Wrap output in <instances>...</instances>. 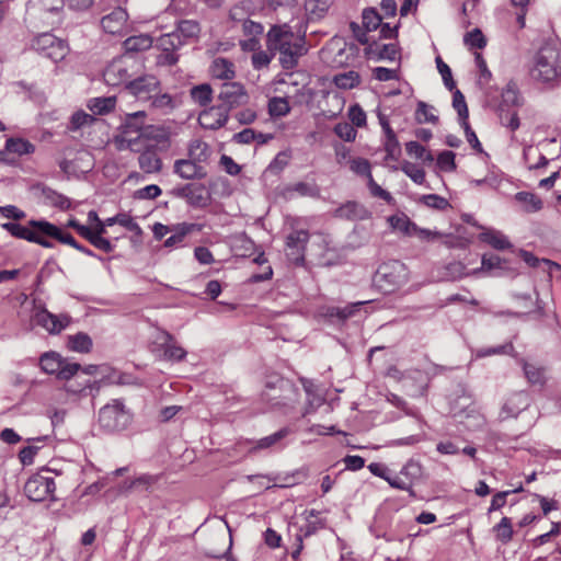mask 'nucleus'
Here are the masks:
<instances>
[{"label":"nucleus","mask_w":561,"mask_h":561,"mask_svg":"<svg viewBox=\"0 0 561 561\" xmlns=\"http://www.w3.org/2000/svg\"><path fill=\"white\" fill-rule=\"evenodd\" d=\"M266 47L270 51L279 54V64L290 70L298 65L301 56L307 54L304 37L296 36L291 31L273 26L266 35Z\"/></svg>","instance_id":"nucleus-1"},{"label":"nucleus","mask_w":561,"mask_h":561,"mask_svg":"<svg viewBox=\"0 0 561 561\" xmlns=\"http://www.w3.org/2000/svg\"><path fill=\"white\" fill-rule=\"evenodd\" d=\"M530 77L551 87L561 83V47L556 44L541 46L533 58Z\"/></svg>","instance_id":"nucleus-2"},{"label":"nucleus","mask_w":561,"mask_h":561,"mask_svg":"<svg viewBox=\"0 0 561 561\" xmlns=\"http://www.w3.org/2000/svg\"><path fill=\"white\" fill-rule=\"evenodd\" d=\"M146 117L147 114L145 111L126 114L119 127L121 136L115 139L118 150L129 149L131 151H140L138 144L140 138L146 135L144 133Z\"/></svg>","instance_id":"nucleus-3"},{"label":"nucleus","mask_w":561,"mask_h":561,"mask_svg":"<svg viewBox=\"0 0 561 561\" xmlns=\"http://www.w3.org/2000/svg\"><path fill=\"white\" fill-rule=\"evenodd\" d=\"M409 280V270L400 261L393 260L382 263L375 276L376 286L383 294H391L404 286Z\"/></svg>","instance_id":"nucleus-4"},{"label":"nucleus","mask_w":561,"mask_h":561,"mask_svg":"<svg viewBox=\"0 0 561 561\" xmlns=\"http://www.w3.org/2000/svg\"><path fill=\"white\" fill-rule=\"evenodd\" d=\"M99 425L107 433L124 431L131 422V414L125 404L114 399L99 411Z\"/></svg>","instance_id":"nucleus-5"},{"label":"nucleus","mask_w":561,"mask_h":561,"mask_svg":"<svg viewBox=\"0 0 561 561\" xmlns=\"http://www.w3.org/2000/svg\"><path fill=\"white\" fill-rule=\"evenodd\" d=\"M139 64L131 55H123L113 59L103 72L104 81L107 85L118 87L131 81L136 75Z\"/></svg>","instance_id":"nucleus-6"},{"label":"nucleus","mask_w":561,"mask_h":561,"mask_svg":"<svg viewBox=\"0 0 561 561\" xmlns=\"http://www.w3.org/2000/svg\"><path fill=\"white\" fill-rule=\"evenodd\" d=\"M70 322L71 318L67 313L55 314L49 312L43 304H34L31 323L44 329L47 333L57 335L67 329Z\"/></svg>","instance_id":"nucleus-7"},{"label":"nucleus","mask_w":561,"mask_h":561,"mask_svg":"<svg viewBox=\"0 0 561 561\" xmlns=\"http://www.w3.org/2000/svg\"><path fill=\"white\" fill-rule=\"evenodd\" d=\"M359 48L354 43H347L343 38H333L322 49L323 58L333 67H346L353 65L357 59Z\"/></svg>","instance_id":"nucleus-8"},{"label":"nucleus","mask_w":561,"mask_h":561,"mask_svg":"<svg viewBox=\"0 0 561 561\" xmlns=\"http://www.w3.org/2000/svg\"><path fill=\"white\" fill-rule=\"evenodd\" d=\"M55 490V479L49 469L31 476L24 484V493L33 502L54 500Z\"/></svg>","instance_id":"nucleus-9"},{"label":"nucleus","mask_w":561,"mask_h":561,"mask_svg":"<svg viewBox=\"0 0 561 561\" xmlns=\"http://www.w3.org/2000/svg\"><path fill=\"white\" fill-rule=\"evenodd\" d=\"M34 48L54 62L62 60L68 54L67 44L50 33H43L34 41Z\"/></svg>","instance_id":"nucleus-10"},{"label":"nucleus","mask_w":561,"mask_h":561,"mask_svg":"<svg viewBox=\"0 0 561 561\" xmlns=\"http://www.w3.org/2000/svg\"><path fill=\"white\" fill-rule=\"evenodd\" d=\"M184 45L181 35L178 32L162 34L157 41V47L161 49V54L157 57L159 65H175L179 60L176 50Z\"/></svg>","instance_id":"nucleus-11"},{"label":"nucleus","mask_w":561,"mask_h":561,"mask_svg":"<svg viewBox=\"0 0 561 561\" xmlns=\"http://www.w3.org/2000/svg\"><path fill=\"white\" fill-rule=\"evenodd\" d=\"M309 241L307 230H295L286 238L288 249L287 256L296 265H302L305 262V249Z\"/></svg>","instance_id":"nucleus-12"},{"label":"nucleus","mask_w":561,"mask_h":561,"mask_svg":"<svg viewBox=\"0 0 561 561\" xmlns=\"http://www.w3.org/2000/svg\"><path fill=\"white\" fill-rule=\"evenodd\" d=\"M160 82L152 75L137 77L127 83V90L138 100H150L159 90Z\"/></svg>","instance_id":"nucleus-13"},{"label":"nucleus","mask_w":561,"mask_h":561,"mask_svg":"<svg viewBox=\"0 0 561 561\" xmlns=\"http://www.w3.org/2000/svg\"><path fill=\"white\" fill-rule=\"evenodd\" d=\"M530 405V398L525 391L511 393L502 405L500 416L502 420L516 417L522 411Z\"/></svg>","instance_id":"nucleus-14"},{"label":"nucleus","mask_w":561,"mask_h":561,"mask_svg":"<svg viewBox=\"0 0 561 561\" xmlns=\"http://www.w3.org/2000/svg\"><path fill=\"white\" fill-rule=\"evenodd\" d=\"M28 225L30 227L37 229L48 238L56 239L59 242L68 244L75 249H77L79 244L70 233L64 232L60 228H58L54 224H50L49 221L33 219L28 222Z\"/></svg>","instance_id":"nucleus-15"},{"label":"nucleus","mask_w":561,"mask_h":561,"mask_svg":"<svg viewBox=\"0 0 561 561\" xmlns=\"http://www.w3.org/2000/svg\"><path fill=\"white\" fill-rule=\"evenodd\" d=\"M173 173L183 180H203L207 176L206 168L196 164L188 158L175 160L173 163Z\"/></svg>","instance_id":"nucleus-16"},{"label":"nucleus","mask_w":561,"mask_h":561,"mask_svg":"<svg viewBox=\"0 0 561 561\" xmlns=\"http://www.w3.org/2000/svg\"><path fill=\"white\" fill-rule=\"evenodd\" d=\"M163 351V358L170 362H181L186 356V351L178 344L174 336L167 331H161L157 337Z\"/></svg>","instance_id":"nucleus-17"},{"label":"nucleus","mask_w":561,"mask_h":561,"mask_svg":"<svg viewBox=\"0 0 561 561\" xmlns=\"http://www.w3.org/2000/svg\"><path fill=\"white\" fill-rule=\"evenodd\" d=\"M228 117L227 107L211 106L199 114L198 122L206 129H218L228 122Z\"/></svg>","instance_id":"nucleus-18"},{"label":"nucleus","mask_w":561,"mask_h":561,"mask_svg":"<svg viewBox=\"0 0 561 561\" xmlns=\"http://www.w3.org/2000/svg\"><path fill=\"white\" fill-rule=\"evenodd\" d=\"M176 196L184 198L186 203L193 207H205L208 197L203 185L185 184L175 192Z\"/></svg>","instance_id":"nucleus-19"},{"label":"nucleus","mask_w":561,"mask_h":561,"mask_svg":"<svg viewBox=\"0 0 561 561\" xmlns=\"http://www.w3.org/2000/svg\"><path fill=\"white\" fill-rule=\"evenodd\" d=\"M128 14L123 8H116L101 20L102 28L108 34H122L126 28Z\"/></svg>","instance_id":"nucleus-20"},{"label":"nucleus","mask_w":561,"mask_h":561,"mask_svg":"<svg viewBox=\"0 0 561 561\" xmlns=\"http://www.w3.org/2000/svg\"><path fill=\"white\" fill-rule=\"evenodd\" d=\"M507 261L496 254H484L481 267L473 271V274L488 273L492 276H504L508 273Z\"/></svg>","instance_id":"nucleus-21"},{"label":"nucleus","mask_w":561,"mask_h":561,"mask_svg":"<svg viewBox=\"0 0 561 561\" xmlns=\"http://www.w3.org/2000/svg\"><path fill=\"white\" fill-rule=\"evenodd\" d=\"M244 96L245 92L242 84L237 82L224 83L218 95L224 103L222 106L228 110L240 104Z\"/></svg>","instance_id":"nucleus-22"},{"label":"nucleus","mask_w":561,"mask_h":561,"mask_svg":"<svg viewBox=\"0 0 561 561\" xmlns=\"http://www.w3.org/2000/svg\"><path fill=\"white\" fill-rule=\"evenodd\" d=\"M369 215V211L356 202H347L334 210L335 217L347 220H364Z\"/></svg>","instance_id":"nucleus-23"},{"label":"nucleus","mask_w":561,"mask_h":561,"mask_svg":"<svg viewBox=\"0 0 561 561\" xmlns=\"http://www.w3.org/2000/svg\"><path fill=\"white\" fill-rule=\"evenodd\" d=\"M211 156V149L205 141L192 140L187 148V158L199 165H206Z\"/></svg>","instance_id":"nucleus-24"},{"label":"nucleus","mask_w":561,"mask_h":561,"mask_svg":"<svg viewBox=\"0 0 561 561\" xmlns=\"http://www.w3.org/2000/svg\"><path fill=\"white\" fill-rule=\"evenodd\" d=\"M138 164L140 170L145 173H158L162 169V160L151 148H146L145 150L140 151L138 157Z\"/></svg>","instance_id":"nucleus-25"},{"label":"nucleus","mask_w":561,"mask_h":561,"mask_svg":"<svg viewBox=\"0 0 561 561\" xmlns=\"http://www.w3.org/2000/svg\"><path fill=\"white\" fill-rule=\"evenodd\" d=\"M210 73L220 80H232L236 76L233 64L222 57L215 58L210 65Z\"/></svg>","instance_id":"nucleus-26"},{"label":"nucleus","mask_w":561,"mask_h":561,"mask_svg":"<svg viewBox=\"0 0 561 561\" xmlns=\"http://www.w3.org/2000/svg\"><path fill=\"white\" fill-rule=\"evenodd\" d=\"M515 202L519 205L520 210L531 214L542 208V201L534 193L518 192L514 195Z\"/></svg>","instance_id":"nucleus-27"},{"label":"nucleus","mask_w":561,"mask_h":561,"mask_svg":"<svg viewBox=\"0 0 561 561\" xmlns=\"http://www.w3.org/2000/svg\"><path fill=\"white\" fill-rule=\"evenodd\" d=\"M479 239L496 250H505L512 247L507 237L501 231L494 229L481 232L479 234Z\"/></svg>","instance_id":"nucleus-28"},{"label":"nucleus","mask_w":561,"mask_h":561,"mask_svg":"<svg viewBox=\"0 0 561 561\" xmlns=\"http://www.w3.org/2000/svg\"><path fill=\"white\" fill-rule=\"evenodd\" d=\"M195 228H196L195 224H187V222H182V224L172 226V230H171L172 234L164 240V247L173 248V247L181 244L183 242L184 238L188 233L194 231Z\"/></svg>","instance_id":"nucleus-29"},{"label":"nucleus","mask_w":561,"mask_h":561,"mask_svg":"<svg viewBox=\"0 0 561 561\" xmlns=\"http://www.w3.org/2000/svg\"><path fill=\"white\" fill-rule=\"evenodd\" d=\"M61 356L53 351L42 354L38 359L41 370L48 375L56 374L58 376V373L61 368Z\"/></svg>","instance_id":"nucleus-30"},{"label":"nucleus","mask_w":561,"mask_h":561,"mask_svg":"<svg viewBox=\"0 0 561 561\" xmlns=\"http://www.w3.org/2000/svg\"><path fill=\"white\" fill-rule=\"evenodd\" d=\"M42 198L44 204L57 207L61 210H66L71 207V201L67 196L54 191L50 187L42 188Z\"/></svg>","instance_id":"nucleus-31"},{"label":"nucleus","mask_w":561,"mask_h":561,"mask_svg":"<svg viewBox=\"0 0 561 561\" xmlns=\"http://www.w3.org/2000/svg\"><path fill=\"white\" fill-rule=\"evenodd\" d=\"M291 433V430L289 427H283L279 431L265 436L254 443V445L251 447V451L260 450V449H267L272 448L287 437Z\"/></svg>","instance_id":"nucleus-32"},{"label":"nucleus","mask_w":561,"mask_h":561,"mask_svg":"<svg viewBox=\"0 0 561 561\" xmlns=\"http://www.w3.org/2000/svg\"><path fill=\"white\" fill-rule=\"evenodd\" d=\"M152 46V38L147 34L130 36L124 42L126 55L149 49Z\"/></svg>","instance_id":"nucleus-33"},{"label":"nucleus","mask_w":561,"mask_h":561,"mask_svg":"<svg viewBox=\"0 0 561 561\" xmlns=\"http://www.w3.org/2000/svg\"><path fill=\"white\" fill-rule=\"evenodd\" d=\"M173 32H178L181 35V39L184 41V45L192 39L198 37L201 27L196 21L182 20L178 23L176 28Z\"/></svg>","instance_id":"nucleus-34"},{"label":"nucleus","mask_w":561,"mask_h":561,"mask_svg":"<svg viewBox=\"0 0 561 561\" xmlns=\"http://www.w3.org/2000/svg\"><path fill=\"white\" fill-rule=\"evenodd\" d=\"M7 151L9 153H14L18 156L30 154L35 151V146L31 144L28 140L19 138V137H10L5 141Z\"/></svg>","instance_id":"nucleus-35"},{"label":"nucleus","mask_w":561,"mask_h":561,"mask_svg":"<svg viewBox=\"0 0 561 561\" xmlns=\"http://www.w3.org/2000/svg\"><path fill=\"white\" fill-rule=\"evenodd\" d=\"M435 108L424 101H419L415 110V121L419 124H437L438 116Z\"/></svg>","instance_id":"nucleus-36"},{"label":"nucleus","mask_w":561,"mask_h":561,"mask_svg":"<svg viewBox=\"0 0 561 561\" xmlns=\"http://www.w3.org/2000/svg\"><path fill=\"white\" fill-rule=\"evenodd\" d=\"M48 439V436H38L35 438L28 439L31 443L28 446L22 448L19 453V458L23 466L32 465L34 461V457L39 450L41 446L36 445L37 443H44Z\"/></svg>","instance_id":"nucleus-37"},{"label":"nucleus","mask_w":561,"mask_h":561,"mask_svg":"<svg viewBox=\"0 0 561 561\" xmlns=\"http://www.w3.org/2000/svg\"><path fill=\"white\" fill-rule=\"evenodd\" d=\"M116 98L115 96H105V98H94L91 99L88 103V107L96 115H104L110 113L115 108Z\"/></svg>","instance_id":"nucleus-38"},{"label":"nucleus","mask_w":561,"mask_h":561,"mask_svg":"<svg viewBox=\"0 0 561 561\" xmlns=\"http://www.w3.org/2000/svg\"><path fill=\"white\" fill-rule=\"evenodd\" d=\"M334 84L343 90H350L357 87L360 83V77L358 72L350 70L346 72L337 73L333 78Z\"/></svg>","instance_id":"nucleus-39"},{"label":"nucleus","mask_w":561,"mask_h":561,"mask_svg":"<svg viewBox=\"0 0 561 561\" xmlns=\"http://www.w3.org/2000/svg\"><path fill=\"white\" fill-rule=\"evenodd\" d=\"M68 346L71 351L88 353L92 347V340L88 334L80 332L68 337Z\"/></svg>","instance_id":"nucleus-40"},{"label":"nucleus","mask_w":561,"mask_h":561,"mask_svg":"<svg viewBox=\"0 0 561 561\" xmlns=\"http://www.w3.org/2000/svg\"><path fill=\"white\" fill-rule=\"evenodd\" d=\"M1 227L4 230H7L11 236L30 242L35 232V228H28L16 222H4Z\"/></svg>","instance_id":"nucleus-41"},{"label":"nucleus","mask_w":561,"mask_h":561,"mask_svg":"<svg viewBox=\"0 0 561 561\" xmlns=\"http://www.w3.org/2000/svg\"><path fill=\"white\" fill-rule=\"evenodd\" d=\"M502 104L506 106H520L522 98L514 82H508L502 92Z\"/></svg>","instance_id":"nucleus-42"},{"label":"nucleus","mask_w":561,"mask_h":561,"mask_svg":"<svg viewBox=\"0 0 561 561\" xmlns=\"http://www.w3.org/2000/svg\"><path fill=\"white\" fill-rule=\"evenodd\" d=\"M213 90L209 84H199L191 89L193 101L201 106H206L211 102Z\"/></svg>","instance_id":"nucleus-43"},{"label":"nucleus","mask_w":561,"mask_h":561,"mask_svg":"<svg viewBox=\"0 0 561 561\" xmlns=\"http://www.w3.org/2000/svg\"><path fill=\"white\" fill-rule=\"evenodd\" d=\"M496 538L503 542L507 543L513 538V527L512 520L510 517H503L499 524L493 527Z\"/></svg>","instance_id":"nucleus-44"},{"label":"nucleus","mask_w":561,"mask_h":561,"mask_svg":"<svg viewBox=\"0 0 561 561\" xmlns=\"http://www.w3.org/2000/svg\"><path fill=\"white\" fill-rule=\"evenodd\" d=\"M290 112V106L286 98H272L268 101V113L271 116L283 117Z\"/></svg>","instance_id":"nucleus-45"},{"label":"nucleus","mask_w":561,"mask_h":561,"mask_svg":"<svg viewBox=\"0 0 561 561\" xmlns=\"http://www.w3.org/2000/svg\"><path fill=\"white\" fill-rule=\"evenodd\" d=\"M302 387L308 396V407L304 412V416L309 414L313 410V405H320L322 403V398L316 396V386L312 380L301 379Z\"/></svg>","instance_id":"nucleus-46"},{"label":"nucleus","mask_w":561,"mask_h":561,"mask_svg":"<svg viewBox=\"0 0 561 561\" xmlns=\"http://www.w3.org/2000/svg\"><path fill=\"white\" fill-rule=\"evenodd\" d=\"M150 101L152 107L164 112L171 111L175 106L173 98L168 93H159V90L153 93Z\"/></svg>","instance_id":"nucleus-47"},{"label":"nucleus","mask_w":561,"mask_h":561,"mask_svg":"<svg viewBox=\"0 0 561 561\" xmlns=\"http://www.w3.org/2000/svg\"><path fill=\"white\" fill-rule=\"evenodd\" d=\"M465 45L469 48L482 49L486 45V39L480 28H473L463 37Z\"/></svg>","instance_id":"nucleus-48"},{"label":"nucleus","mask_w":561,"mask_h":561,"mask_svg":"<svg viewBox=\"0 0 561 561\" xmlns=\"http://www.w3.org/2000/svg\"><path fill=\"white\" fill-rule=\"evenodd\" d=\"M350 169L357 175L369 179L373 174L370 171V163L364 158H351L348 160Z\"/></svg>","instance_id":"nucleus-49"},{"label":"nucleus","mask_w":561,"mask_h":561,"mask_svg":"<svg viewBox=\"0 0 561 561\" xmlns=\"http://www.w3.org/2000/svg\"><path fill=\"white\" fill-rule=\"evenodd\" d=\"M420 202L428 208L437 210H445L449 207V202L445 197L437 194L423 195L421 196Z\"/></svg>","instance_id":"nucleus-50"},{"label":"nucleus","mask_w":561,"mask_h":561,"mask_svg":"<svg viewBox=\"0 0 561 561\" xmlns=\"http://www.w3.org/2000/svg\"><path fill=\"white\" fill-rule=\"evenodd\" d=\"M456 154L450 150L442 151L437 157V167L440 171L453 172L456 170Z\"/></svg>","instance_id":"nucleus-51"},{"label":"nucleus","mask_w":561,"mask_h":561,"mask_svg":"<svg viewBox=\"0 0 561 561\" xmlns=\"http://www.w3.org/2000/svg\"><path fill=\"white\" fill-rule=\"evenodd\" d=\"M523 369L527 380L533 385H542L545 381L541 368L523 360Z\"/></svg>","instance_id":"nucleus-52"},{"label":"nucleus","mask_w":561,"mask_h":561,"mask_svg":"<svg viewBox=\"0 0 561 561\" xmlns=\"http://www.w3.org/2000/svg\"><path fill=\"white\" fill-rule=\"evenodd\" d=\"M513 350L514 347L512 343H506L494 347H482L476 351V357L483 358L493 355L511 354Z\"/></svg>","instance_id":"nucleus-53"},{"label":"nucleus","mask_w":561,"mask_h":561,"mask_svg":"<svg viewBox=\"0 0 561 561\" xmlns=\"http://www.w3.org/2000/svg\"><path fill=\"white\" fill-rule=\"evenodd\" d=\"M453 106L457 111L461 121L468 122L469 111L463 94L459 90H455L453 94Z\"/></svg>","instance_id":"nucleus-54"},{"label":"nucleus","mask_w":561,"mask_h":561,"mask_svg":"<svg viewBox=\"0 0 561 561\" xmlns=\"http://www.w3.org/2000/svg\"><path fill=\"white\" fill-rule=\"evenodd\" d=\"M274 56V53L270 51L268 49L254 51L251 57L253 68L255 70L266 68L271 64Z\"/></svg>","instance_id":"nucleus-55"},{"label":"nucleus","mask_w":561,"mask_h":561,"mask_svg":"<svg viewBox=\"0 0 561 561\" xmlns=\"http://www.w3.org/2000/svg\"><path fill=\"white\" fill-rule=\"evenodd\" d=\"M383 147L387 152V158H398L401 152V148L394 131H389V135L385 136Z\"/></svg>","instance_id":"nucleus-56"},{"label":"nucleus","mask_w":561,"mask_h":561,"mask_svg":"<svg viewBox=\"0 0 561 561\" xmlns=\"http://www.w3.org/2000/svg\"><path fill=\"white\" fill-rule=\"evenodd\" d=\"M399 474L412 484L421 474V466L419 462L411 459L401 468Z\"/></svg>","instance_id":"nucleus-57"},{"label":"nucleus","mask_w":561,"mask_h":561,"mask_svg":"<svg viewBox=\"0 0 561 561\" xmlns=\"http://www.w3.org/2000/svg\"><path fill=\"white\" fill-rule=\"evenodd\" d=\"M380 23L381 16L375 9H365L363 11V25L368 32L377 30Z\"/></svg>","instance_id":"nucleus-58"},{"label":"nucleus","mask_w":561,"mask_h":561,"mask_svg":"<svg viewBox=\"0 0 561 561\" xmlns=\"http://www.w3.org/2000/svg\"><path fill=\"white\" fill-rule=\"evenodd\" d=\"M405 149L408 154L413 156L417 159H422L425 161H433V156L431 152L426 150L424 146L419 144L417 141H409L405 145Z\"/></svg>","instance_id":"nucleus-59"},{"label":"nucleus","mask_w":561,"mask_h":561,"mask_svg":"<svg viewBox=\"0 0 561 561\" xmlns=\"http://www.w3.org/2000/svg\"><path fill=\"white\" fill-rule=\"evenodd\" d=\"M94 121H95V118L92 115L85 113L84 111H78V112L73 113L71 116L70 129L71 130L80 129L84 126L91 125Z\"/></svg>","instance_id":"nucleus-60"},{"label":"nucleus","mask_w":561,"mask_h":561,"mask_svg":"<svg viewBox=\"0 0 561 561\" xmlns=\"http://www.w3.org/2000/svg\"><path fill=\"white\" fill-rule=\"evenodd\" d=\"M334 133L344 141H354L357 135V131L354 128V126L346 122L337 123L334 126Z\"/></svg>","instance_id":"nucleus-61"},{"label":"nucleus","mask_w":561,"mask_h":561,"mask_svg":"<svg viewBox=\"0 0 561 561\" xmlns=\"http://www.w3.org/2000/svg\"><path fill=\"white\" fill-rule=\"evenodd\" d=\"M402 171L416 184L421 185L425 182V171L414 163H405Z\"/></svg>","instance_id":"nucleus-62"},{"label":"nucleus","mask_w":561,"mask_h":561,"mask_svg":"<svg viewBox=\"0 0 561 561\" xmlns=\"http://www.w3.org/2000/svg\"><path fill=\"white\" fill-rule=\"evenodd\" d=\"M520 491H523V486L522 485H519L515 490H507V491L497 492L492 497L491 505L489 507V513L494 512V511H499L500 508H502L505 505V503H506L507 495H510L512 493L520 492Z\"/></svg>","instance_id":"nucleus-63"},{"label":"nucleus","mask_w":561,"mask_h":561,"mask_svg":"<svg viewBox=\"0 0 561 561\" xmlns=\"http://www.w3.org/2000/svg\"><path fill=\"white\" fill-rule=\"evenodd\" d=\"M348 117L353 126L363 127L366 125V113L358 104L350 107Z\"/></svg>","instance_id":"nucleus-64"}]
</instances>
